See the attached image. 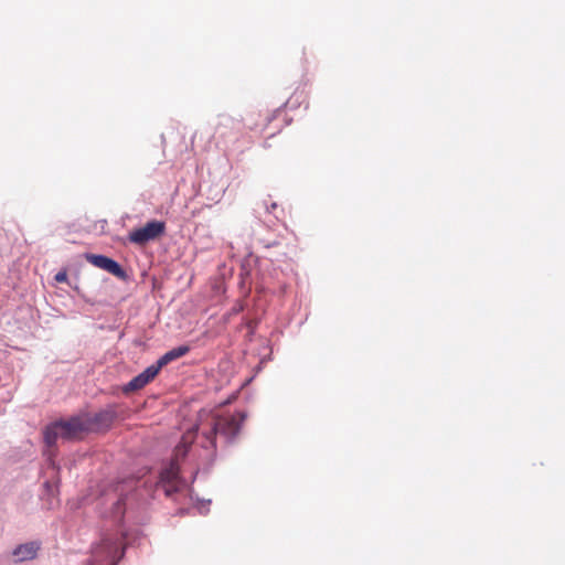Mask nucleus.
Wrapping results in <instances>:
<instances>
[{"label": "nucleus", "instance_id": "obj_12", "mask_svg": "<svg viewBox=\"0 0 565 565\" xmlns=\"http://www.w3.org/2000/svg\"><path fill=\"white\" fill-rule=\"evenodd\" d=\"M54 278L57 282H64L67 280V274L65 271H58Z\"/></svg>", "mask_w": 565, "mask_h": 565}, {"label": "nucleus", "instance_id": "obj_10", "mask_svg": "<svg viewBox=\"0 0 565 565\" xmlns=\"http://www.w3.org/2000/svg\"><path fill=\"white\" fill-rule=\"evenodd\" d=\"M39 548L40 546L38 543L28 542L17 546L13 550L12 555L15 557L17 562L30 561L36 556Z\"/></svg>", "mask_w": 565, "mask_h": 565}, {"label": "nucleus", "instance_id": "obj_15", "mask_svg": "<svg viewBox=\"0 0 565 565\" xmlns=\"http://www.w3.org/2000/svg\"><path fill=\"white\" fill-rule=\"evenodd\" d=\"M196 502H200V505L202 504H210L211 503V500H207L206 502L205 501H200V499H196Z\"/></svg>", "mask_w": 565, "mask_h": 565}, {"label": "nucleus", "instance_id": "obj_13", "mask_svg": "<svg viewBox=\"0 0 565 565\" xmlns=\"http://www.w3.org/2000/svg\"><path fill=\"white\" fill-rule=\"evenodd\" d=\"M206 504H202V505H199L198 509H199V512L201 514H206L209 512V508L205 507Z\"/></svg>", "mask_w": 565, "mask_h": 565}, {"label": "nucleus", "instance_id": "obj_11", "mask_svg": "<svg viewBox=\"0 0 565 565\" xmlns=\"http://www.w3.org/2000/svg\"><path fill=\"white\" fill-rule=\"evenodd\" d=\"M189 351H190V348L188 345H180V347L173 348L170 351L166 352L162 356H160L154 364L157 365V367L159 370H161L163 366L168 365L170 362L184 356Z\"/></svg>", "mask_w": 565, "mask_h": 565}, {"label": "nucleus", "instance_id": "obj_14", "mask_svg": "<svg viewBox=\"0 0 565 565\" xmlns=\"http://www.w3.org/2000/svg\"><path fill=\"white\" fill-rule=\"evenodd\" d=\"M263 206L264 209L267 211V212H270V209H276L277 207V204L276 203H271L270 207L264 202L263 203Z\"/></svg>", "mask_w": 565, "mask_h": 565}, {"label": "nucleus", "instance_id": "obj_1", "mask_svg": "<svg viewBox=\"0 0 565 565\" xmlns=\"http://www.w3.org/2000/svg\"><path fill=\"white\" fill-rule=\"evenodd\" d=\"M131 489V481L126 480L117 481L104 488L99 499V504L104 508L103 516L110 518L116 523H121L126 511V500Z\"/></svg>", "mask_w": 565, "mask_h": 565}, {"label": "nucleus", "instance_id": "obj_7", "mask_svg": "<svg viewBox=\"0 0 565 565\" xmlns=\"http://www.w3.org/2000/svg\"><path fill=\"white\" fill-rule=\"evenodd\" d=\"M166 223L152 220L145 226L134 230L129 233V241L137 245H145L164 234Z\"/></svg>", "mask_w": 565, "mask_h": 565}, {"label": "nucleus", "instance_id": "obj_3", "mask_svg": "<svg viewBox=\"0 0 565 565\" xmlns=\"http://www.w3.org/2000/svg\"><path fill=\"white\" fill-rule=\"evenodd\" d=\"M87 434V426H85L82 413L71 416L67 419L55 420L43 430L44 443L47 447L52 448L56 445L58 438L71 441Z\"/></svg>", "mask_w": 565, "mask_h": 565}, {"label": "nucleus", "instance_id": "obj_16", "mask_svg": "<svg viewBox=\"0 0 565 565\" xmlns=\"http://www.w3.org/2000/svg\"><path fill=\"white\" fill-rule=\"evenodd\" d=\"M44 486H45L47 489H50V488H51V486H50L49 481H46V482L44 483Z\"/></svg>", "mask_w": 565, "mask_h": 565}, {"label": "nucleus", "instance_id": "obj_6", "mask_svg": "<svg viewBox=\"0 0 565 565\" xmlns=\"http://www.w3.org/2000/svg\"><path fill=\"white\" fill-rule=\"evenodd\" d=\"M87 433L108 430L117 418V406L109 404L97 413L82 412Z\"/></svg>", "mask_w": 565, "mask_h": 565}, {"label": "nucleus", "instance_id": "obj_4", "mask_svg": "<svg viewBox=\"0 0 565 565\" xmlns=\"http://www.w3.org/2000/svg\"><path fill=\"white\" fill-rule=\"evenodd\" d=\"M124 554L121 540L117 535L107 534L92 547V557L86 565H117Z\"/></svg>", "mask_w": 565, "mask_h": 565}, {"label": "nucleus", "instance_id": "obj_9", "mask_svg": "<svg viewBox=\"0 0 565 565\" xmlns=\"http://www.w3.org/2000/svg\"><path fill=\"white\" fill-rule=\"evenodd\" d=\"M160 372L156 364L149 365L145 371L139 373L132 380H130L127 384L124 385L122 392L128 394L130 392H135L145 387L149 382H151Z\"/></svg>", "mask_w": 565, "mask_h": 565}, {"label": "nucleus", "instance_id": "obj_8", "mask_svg": "<svg viewBox=\"0 0 565 565\" xmlns=\"http://www.w3.org/2000/svg\"><path fill=\"white\" fill-rule=\"evenodd\" d=\"M86 259L94 266L110 273L121 280L128 279L126 270L113 258L100 254H87Z\"/></svg>", "mask_w": 565, "mask_h": 565}, {"label": "nucleus", "instance_id": "obj_2", "mask_svg": "<svg viewBox=\"0 0 565 565\" xmlns=\"http://www.w3.org/2000/svg\"><path fill=\"white\" fill-rule=\"evenodd\" d=\"M190 444L182 438L173 450V457L162 467L159 475V486L167 497H171L185 486V480L180 476V460L185 458Z\"/></svg>", "mask_w": 565, "mask_h": 565}, {"label": "nucleus", "instance_id": "obj_5", "mask_svg": "<svg viewBox=\"0 0 565 565\" xmlns=\"http://www.w3.org/2000/svg\"><path fill=\"white\" fill-rule=\"evenodd\" d=\"M244 420L245 415L243 413H239L238 417L228 416L214 419L212 428L206 435V445H204V447L214 449L216 435H222L227 441L234 440L238 435Z\"/></svg>", "mask_w": 565, "mask_h": 565}]
</instances>
